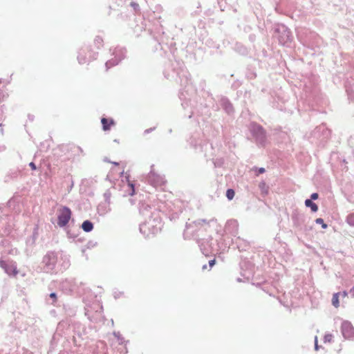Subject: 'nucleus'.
Masks as SVG:
<instances>
[{
    "label": "nucleus",
    "instance_id": "a211bd4d",
    "mask_svg": "<svg viewBox=\"0 0 354 354\" xmlns=\"http://www.w3.org/2000/svg\"><path fill=\"white\" fill-rule=\"evenodd\" d=\"M215 263H216V260L215 259H212V260H210L209 261V266L210 268H212L214 265H215Z\"/></svg>",
    "mask_w": 354,
    "mask_h": 354
},
{
    "label": "nucleus",
    "instance_id": "a878e982",
    "mask_svg": "<svg viewBox=\"0 0 354 354\" xmlns=\"http://www.w3.org/2000/svg\"><path fill=\"white\" fill-rule=\"evenodd\" d=\"M315 349H316V350H317V349H318V346H317V339H315Z\"/></svg>",
    "mask_w": 354,
    "mask_h": 354
},
{
    "label": "nucleus",
    "instance_id": "6e6552de",
    "mask_svg": "<svg viewBox=\"0 0 354 354\" xmlns=\"http://www.w3.org/2000/svg\"><path fill=\"white\" fill-rule=\"evenodd\" d=\"M305 205L306 207H310L311 210L314 212H316L318 210V206L310 199H306L305 201Z\"/></svg>",
    "mask_w": 354,
    "mask_h": 354
},
{
    "label": "nucleus",
    "instance_id": "dca6fc26",
    "mask_svg": "<svg viewBox=\"0 0 354 354\" xmlns=\"http://www.w3.org/2000/svg\"><path fill=\"white\" fill-rule=\"evenodd\" d=\"M77 59H78V61H79V63H80V64H84V63H86V61L85 60V59H84V58H82V57H80V55H79V56L77 57Z\"/></svg>",
    "mask_w": 354,
    "mask_h": 354
},
{
    "label": "nucleus",
    "instance_id": "39448f33",
    "mask_svg": "<svg viewBox=\"0 0 354 354\" xmlns=\"http://www.w3.org/2000/svg\"><path fill=\"white\" fill-rule=\"evenodd\" d=\"M0 266L5 270L6 273L11 275H17L18 273V270H17V267L14 263L8 264L4 261H0Z\"/></svg>",
    "mask_w": 354,
    "mask_h": 354
},
{
    "label": "nucleus",
    "instance_id": "423d86ee",
    "mask_svg": "<svg viewBox=\"0 0 354 354\" xmlns=\"http://www.w3.org/2000/svg\"><path fill=\"white\" fill-rule=\"evenodd\" d=\"M101 122L102 124V128L104 131H109L111 129V126L115 124V122L113 119H107L105 118H102L101 120Z\"/></svg>",
    "mask_w": 354,
    "mask_h": 354
},
{
    "label": "nucleus",
    "instance_id": "4468645a",
    "mask_svg": "<svg viewBox=\"0 0 354 354\" xmlns=\"http://www.w3.org/2000/svg\"><path fill=\"white\" fill-rule=\"evenodd\" d=\"M316 223L322 225V228H327L328 225L324 223V220L321 218H318L315 220Z\"/></svg>",
    "mask_w": 354,
    "mask_h": 354
},
{
    "label": "nucleus",
    "instance_id": "4be33fe9",
    "mask_svg": "<svg viewBox=\"0 0 354 354\" xmlns=\"http://www.w3.org/2000/svg\"><path fill=\"white\" fill-rule=\"evenodd\" d=\"M95 41H96L97 44H100V43L102 41V39H101L100 37H97L96 38V39H95Z\"/></svg>",
    "mask_w": 354,
    "mask_h": 354
},
{
    "label": "nucleus",
    "instance_id": "9d476101",
    "mask_svg": "<svg viewBox=\"0 0 354 354\" xmlns=\"http://www.w3.org/2000/svg\"><path fill=\"white\" fill-rule=\"evenodd\" d=\"M235 192L232 189H228L226 192V196L229 200L233 199Z\"/></svg>",
    "mask_w": 354,
    "mask_h": 354
},
{
    "label": "nucleus",
    "instance_id": "f3484780",
    "mask_svg": "<svg viewBox=\"0 0 354 354\" xmlns=\"http://www.w3.org/2000/svg\"><path fill=\"white\" fill-rule=\"evenodd\" d=\"M318 196H318V194H317V193H313V194H311L310 198H311V199H313V200H316V199H317V198H318Z\"/></svg>",
    "mask_w": 354,
    "mask_h": 354
},
{
    "label": "nucleus",
    "instance_id": "f8f14e48",
    "mask_svg": "<svg viewBox=\"0 0 354 354\" xmlns=\"http://www.w3.org/2000/svg\"><path fill=\"white\" fill-rule=\"evenodd\" d=\"M333 335L330 334V333H327L324 337V342L325 343H326V342L330 343L333 341Z\"/></svg>",
    "mask_w": 354,
    "mask_h": 354
},
{
    "label": "nucleus",
    "instance_id": "6ab92c4d",
    "mask_svg": "<svg viewBox=\"0 0 354 354\" xmlns=\"http://www.w3.org/2000/svg\"><path fill=\"white\" fill-rule=\"evenodd\" d=\"M50 297H51L52 299H53L54 301H57V295L55 293L53 292V293H50Z\"/></svg>",
    "mask_w": 354,
    "mask_h": 354
},
{
    "label": "nucleus",
    "instance_id": "0eeeda50",
    "mask_svg": "<svg viewBox=\"0 0 354 354\" xmlns=\"http://www.w3.org/2000/svg\"><path fill=\"white\" fill-rule=\"evenodd\" d=\"M82 228L84 232H89L93 229V225L89 221H85L82 225Z\"/></svg>",
    "mask_w": 354,
    "mask_h": 354
},
{
    "label": "nucleus",
    "instance_id": "393cba45",
    "mask_svg": "<svg viewBox=\"0 0 354 354\" xmlns=\"http://www.w3.org/2000/svg\"><path fill=\"white\" fill-rule=\"evenodd\" d=\"M347 295H348V294H347V292H346V291H344V292H342V296H343L344 297H346L347 296Z\"/></svg>",
    "mask_w": 354,
    "mask_h": 354
},
{
    "label": "nucleus",
    "instance_id": "ddd939ff",
    "mask_svg": "<svg viewBox=\"0 0 354 354\" xmlns=\"http://www.w3.org/2000/svg\"><path fill=\"white\" fill-rule=\"evenodd\" d=\"M259 187L265 193L268 192V186L265 182H261L259 185Z\"/></svg>",
    "mask_w": 354,
    "mask_h": 354
},
{
    "label": "nucleus",
    "instance_id": "bb28decb",
    "mask_svg": "<svg viewBox=\"0 0 354 354\" xmlns=\"http://www.w3.org/2000/svg\"><path fill=\"white\" fill-rule=\"evenodd\" d=\"M206 268H207V265H204V266H203V270H205Z\"/></svg>",
    "mask_w": 354,
    "mask_h": 354
},
{
    "label": "nucleus",
    "instance_id": "2eb2a0df",
    "mask_svg": "<svg viewBox=\"0 0 354 354\" xmlns=\"http://www.w3.org/2000/svg\"><path fill=\"white\" fill-rule=\"evenodd\" d=\"M129 186L131 187V192L130 193V195L133 196L135 192L134 185H133V183L129 182Z\"/></svg>",
    "mask_w": 354,
    "mask_h": 354
},
{
    "label": "nucleus",
    "instance_id": "f03ea898",
    "mask_svg": "<svg viewBox=\"0 0 354 354\" xmlns=\"http://www.w3.org/2000/svg\"><path fill=\"white\" fill-rule=\"evenodd\" d=\"M71 210L67 207H62L58 210L57 225L59 227L66 226L71 218Z\"/></svg>",
    "mask_w": 354,
    "mask_h": 354
},
{
    "label": "nucleus",
    "instance_id": "412c9836",
    "mask_svg": "<svg viewBox=\"0 0 354 354\" xmlns=\"http://www.w3.org/2000/svg\"><path fill=\"white\" fill-rule=\"evenodd\" d=\"M131 5L132 7H133L135 10H136L139 7L138 4L135 2H131Z\"/></svg>",
    "mask_w": 354,
    "mask_h": 354
},
{
    "label": "nucleus",
    "instance_id": "7ed1b4c3",
    "mask_svg": "<svg viewBox=\"0 0 354 354\" xmlns=\"http://www.w3.org/2000/svg\"><path fill=\"white\" fill-rule=\"evenodd\" d=\"M126 50L123 48L116 49L114 54H115V59H112L106 62L105 66L106 70L111 67L117 65L119 62L125 57Z\"/></svg>",
    "mask_w": 354,
    "mask_h": 354
},
{
    "label": "nucleus",
    "instance_id": "1a4fd4ad",
    "mask_svg": "<svg viewBox=\"0 0 354 354\" xmlns=\"http://www.w3.org/2000/svg\"><path fill=\"white\" fill-rule=\"evenodd\" d=\"M339 292L335 293L333 295L332 304L335 308H338L339 306Z\"/></svg>",
    "mask_w": 354,
    "mask_h": 354
},
{
    "label": "nucleus",
    "instance_id": "b1692460",
    "mask_svg": "<svg viewBox=\"0 0 354 354\" xmlns=\"http://www.w3.org/2000/svg\"><path fill=\"white\" fill-rule=\"evenodd\" d=\"M265 172V169L264 168H260L259 169V173L262 174V173H264Z\"/></svg>",
    "mask_w": 354,
    "mask_h": 354
},
{
    "label": "nucleus",
    "instance_id": "20e7f679",
    "mask_svg": "<svg viewBox=\"0 0 354 354\" xmlns=\"http://www.w3.org/2000/svg\"><path fill=\"white\" fill-rule=\"evenodd\" d=\"M342 332L344 337L346 339H352L354 337V327L348 322H345L342 324Z\"/></svg>",
    "mask_w": 354,
    "mask_h": 354
},
{
    "label": "nucleus",
    "instance_id": "9b49d317",
    "mask_svg": "<svg viewBox=\"0 0 354 354\" xmlns=\"http://www.w3.org/2000/svg\"><path fill=\"white\" fill-rule=\"evenodd\" d=\"M346 221L348 225L354 226V213H352L347 216Z\"/></svg>",
    "mask_w": 354,
    "mask_h": 354
},
{
    "label": "nucleus",
    "instance_id": "cd10ccee",
    "mask_svg": "<svg viewBox=\"0 0 354 354\" xmlns=\"http://www.w3.org/2000/svg\"><path fill=\"white\" fill-rule=\"evenodd\" d=\"M113 164H114V165H118V162H113Z\"/></svg>",
    "mask_w": 354,
    "mask_h": 354
},
{
    "label": "nucleus",
    "instance_id": "f257e3e1",
    "mask_svg": "<svg viewBox=\"0 0 354 354\" xmlns=\"http://www.w3.org/2000/svg\"><path fill=\"white\" fill-rule=\"evenodd\" d=\"M275 36L279 43L282 45H287L291 42L292 36L290 30L283 24L277 25L275 28Z\"/></svg>",
    "mask_w": 354,
    "mask_h": 354
},
{
    "label": "nucleus",
    "instance_id": "aec40b11",
    "mask_svg": "<svg viewBox=\"0 0 354 354\" xmlns=\"http://www.w3.org/2000/svg\"><path fill=\"white\" fill-rule=\"evenodd\" d=\"M29 166L30 167V168L32 169V170H35L37 169V167L35 165V164L32 162H31L30 164H29Z\"/></svg>",
    "mask_w": 354,
    "mask_h": 354
},
{
    "label": "nucleus",
    "instance_id": "5701e85b",
    "mask_svg": "<svg viewBox=\"0 0 354 354\" xmlns=\"http://www.w3.org/2000/svg\"><path fill=\"white\" fill-rule=\"evenodd\" d=\"M350 292L351 293L352 296L354 297V286L351 289Z\"/></svg>",
    "mask_w": 354,
    "mask_h": 354
}]
</instances>
